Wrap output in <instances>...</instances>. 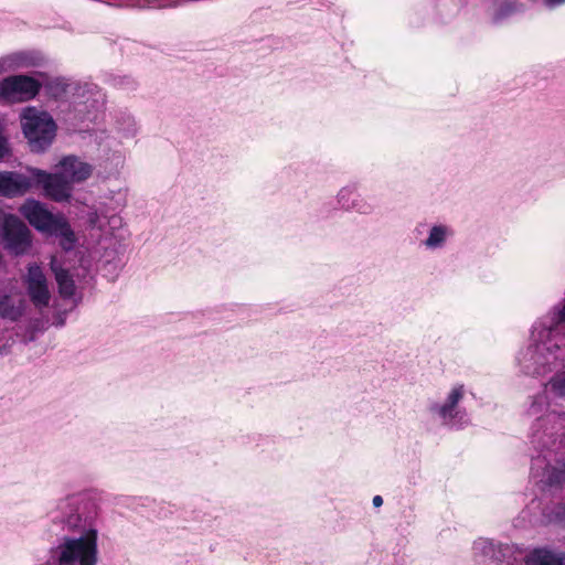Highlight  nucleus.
<instances>
[{
	"label": "nucleus",
	"instance_id": "obj_5",
	"mask_svg": "<svg viewBox=\"0 0 565 565\" xmlns=\"http://www.w3.org/2000/svg\"><path fill=\"white\" fill-rule=\"evenodd\" d=\"M21 125L33 151L44 150L55 137L56 126L53 118L47 113L40 111L34 107L23 109Z\"/></svg>",
	"mask_w": 565,
	"mask_h": 565
},
{
	"label": "nucleus",
	"instance_id": "obj_21",
	"mask_svg": "<svg viewBox=\"0 0 565 565\" xmlns=\"http://www.w3.org/2000/svg\"><path fill=\"white\" fill-rule=\"evenodd\" d=\"M475 550L482 551L483 553L488 554L489 552H492L493 546H492L491 542H488L486 540H480L475 543Z\"/></svg>",
	"mask_w": 565,
	"mask_h": 565
},
{
	"label": "nucleus",
	"instance_id": "obj_25",
	"mask_svg": "<svg viewBox=\"0 0 565 565\" xmlns=\"http://www.w3.org/2000/svg\"><path fill=\"white\" fill-rule=\"evenodd\" d=\"M559 333H561V335L564 337L563 342L559 343V348H561L562 345H565V322H562V328L559 330Z\"/></svg>",
	"mask_w": 565,
	"mask_h": 565
},
{
	"label": "nucleus",
	"instance_id": "obj_3",
	"mask_svg": "<svg viewBox=\"0 0 565 565\" xmlns=\"http://www.w3.org/2000/svg\"><path fill=\"white\" fill-rule=\"evenodd\" d=\"M76 534L78 535H63L50 550V556L42 565H97L98 531L96 526L76 531Z\"/></svg>",
	"mask_w": 565,
	"mask_h": 565
},
{
	"label": "nucleus",
	"instance_id": "obj_16",
	"mask_svg": "<svg viewBox=\"0 0 565 565\" xmlns=\"http://www.w3.org/2000/svg\"><path fill=\"white\" fill-rule=\"evenodd\" d=\"M51 269L55 275L56 282L58 285V291L62 297L70 298L75 292V284L67 270L63 269L57 264L56 257L51 259Z\"/></svg>",
	"mask_w": 565,
	"mask_h": 565
},
{
	"label": "nucleus",
	"instance_id": "obj_1",
	"mask_svg": "<svg viewBox=\"0 0 565 565\" xmlns=\"http://www.w3.org/2000/svg\"><path fill=\"white\" fill-rule=\"evenodd\" d=\"M546 401L544 396L537 397L529 408V415L535 417L532 427L531 443L542 452L533 459L532 470L537 471L547 461L543 477L550 486L565 482V461L556 458L563 449V438L557 440L556 435L564 429L565 417L556 412H544Z\"/></svg>",
	"mask_w": 565,
	"mask_h": 565
},
{
	"label": "nucleus",
	"instance_id": "obj_2",
	"mask_svg": "<svg viewBox=\"0 0 565 565\" xmlns=\"http://www.w3.org/2000/svg\"><path fill=\"white\" fill-rule=\"evenodd\" d=\"M562 322H565V302L554 307L534 324L530 345L518 356V363L525 374L545 375L552 371L559 343L564 340L559 333Z\"/></svg>",
	"mask_w": 565,
	"mask_h": 565
},
{
	"label": "nucleus",
	"instance_id": "obj_15",
	"mask_svg": "<svg viewBox=\"0 0 565 565\" xmlns=\"http://www.w3.org/2000/svg\"><path fill=\"white\" fill-rule=\"evenodd\" d=\"M35 58L24 52H15L0 57V75L20 68L33 66Z\"/></svg>",
	"mask_w": 565,
	"mask_h": 565
},
{
	"label": "nucleus",
	"instance_id": "obj_12",
	"mask_svg": "<svg viewBox=\"0 0 565 565\" xmlns=\"http://www.w3.org/2000/svg\"><path fill=\"white\" fill-rule=\"evenodd\" d=\"M55 170L73 185L87 180L92 175L93 167L75 156H66L58 161Z\"/></svg>",
	"mask_w": 565,
	"mask_h": 565
},
{
	"label": "nucleus",
	"instance_id": "obj_22",
	"mask_svg": "<svg viewBox=\"0 0 565 565\" xmlns=\"http://www.w3.org/2000/svg\"><path fill=\"white\" fill-rule=\"evenodd\" d=\"M546 4L551 8L559 6L565 2V0H545Z\"/></svg>",
	"mask_w": 565,
	"mask_h": 565
},
{
	"label": "nucleus",
	"instance_id": "obj_7",
	"mask_svg": "<svg viewBox=\"0 0 565 565\" xmlns=\"http://www.w3.org/2000/svg\"><path fill=\"white\" fill-rule=\"evenodd\" d=\"M0 239L14 255L28 253L32 245L31 232L15 215L0 212Z\"/></svg>",
	"mask_w": 565,
	"mask_h": 565
},
{
	"label": "nucleus",
	"instance_id": "obj_26",
	"mask_svg": "<svg viewBox=\"0 0 565 565\" xmlns=\"http://www.w3.org/2000/svg\"><path fill=\"white\" fill-rule=\"evenodd\" d=\"M2 353V349L0 348V354Z\"/></svg>",
	"mask_w": 565,
	"mask_h": 565
},
{
	"label": "nucleus",
	"instance_id": "obj_4",
	"mask_svg": "<svg viewBox=\"0 0 565 565\" xmlns=\"http://www.w3.org/2000/svg\"><path fill=\"white\" fill-rule=\"evenodd\" d=\"M19 211L38 231L58 236L60 245L64 250H71L74 247L75 235L67 221L61 215L51 213L40 201L29 199Z\"/></svg>",
	"mask_w": 565,
	"mask_h": 565
},
{
	"label": "nucleus",
	"instance_id": "obj_8",
	"mask_svg": "<svg viewBox=\"0 0 565 565\" xmlns=\"http://www.w3.org/2000/svg\"><path fill=\"white\" fill-rule=\"evenodd\" d=\"M41 83L26 75H11L0 82V97L9 103L33 99L40 92Z\"/></svg>",
	"mask_w": 565,
	"mask_h": 565
},
{
	"label": "nucleus",
	"instance_id": "obj_24",
	"mask_svg": "<svg viewBox=\"0 0 565 565\" xmlns=\"http://www.w3.org/2000/svg\"><path fill=\"white\" fill-rule=\"evenodd\" d=\"M555 565H565V554H557Z\"/></svg>",
	"mask_w": 565,
	"mask_h": 565
},
{
	"label": "nucleus",
	"instance_id": "obj_10",
	"mask_svg": "<svg viewBox=\"0 0 565 565\" xmlns=\"http://www.w3.org/2000/svg\"><path fill=\"white\" fill-rule=\"evenodd\" d=\"M35 168H28L24 173L14 171L0 172V195L15 198L34 189Z\"/></svg>",
	"mask_w": 565,
	"mask_h": 565
},
{
	"label": "nucleus",
	"instance_id": "obj_11",
	"mask_svg": "<svg viewBox=\"0 0 565 565\" xmlns=\"http://www.w3.org/2000/svg\"><path fill=\"white\" fill-rule=\"evenodd\" d=\"M24 285L26 287L28 295L35 307L43 308L49 305L51 294L49 290L47 279L38 264H31L28 266Z\"/></svg>",
	"mask_w": 565,
	"mask_h": 565
},
{
	"label": "nucleus",
	"instance_id": "obj_18",
	"mask_svg": "<svg viewBox=\"0 0 565 565\" xmlns=\"http://www.w3.org/2000/svg\"><path fill=\"white\" fill-rule=\"evenodd\" d=\"M447 234L448 230L446 226L438 225L431 227L429 235L425 241L426 247L431 249L440 247L444 244Z\"/></svg>",
	"mask_w": 565,
	"mask_h": 565
},
{
	"label": "nucleus",
	"instance_id": "obj_9",
	"mask_svg": "<svg viewBox=\"0 0 565 565\" xmlns=\"http://www.w3.org/2000/svg\"><path fill=\"white\" fill-rule=\"evenodd\" d=\"M33 175L34 189L41 186L46 198L55 202H65L71 199L73 185L58 171L49 173L35 168Z\"/></svg>",
	"mask_w": 565,
	"mask_h": 565
},
{
	"label": "nucleus",
	"instance_id": "obj_6",
	"mask_svg": "<svg viewBox=\"0 0 565 565\" xmlns=\"http://www.w3.org/2000/svg\"><path fill=\"white\" fill-rule=\"evenodd\" d=\"M81 501V497L76 494L55 501L47 512L51 522L60 524L62 530L70 533L95 527L90 519L83 518L79 513Z\"/></svg>",
	"mask_w": 565,
	"mask_h": 565
},
{
	"label": "nucleus",
	"instance_id": "obj_19",
	"mask_svg": "<svg viewBox=\"0 0 565 565\" xmlns=\"http://www.w3.org/2000/svg\"><path fill=\"white\" fill-rule=\"evenodd\" d=\"M22 315V308L14 306L9 297H3L0 300V316L12 321L17 320Z\"/></svg>",
	"mask_w": 565,
	"mask_h": 565
},
{
	"label": "nucleus",
	"instance_id": "obj_14",
	"mask_svg": "<svg viewBox=\"0 0 565 565\" xmlns=\"http://www.w3.org/2000/svg\"><path fill=\"white\" fill-rule=\"evenodd\" d=\"M339 203L347 210H355L361 214L373 211V204L362 198L353 188H343L338 194Z\"/></svg>",
	"mask_w": 565,
	"mask_h": 565
},
{
	"label": "nucleus",
	"instance_id": "obj_23",
	"mask_svg": "<svg viewBox=\"0 0 565 565\" xmlns=\"http://www.w3.org/2000/svg\"><path fill=\"white\" fill-rule=\"evenodd\" d=\"M372 502H373V505H374L375 508H379V507H381V505L383 504V499H382V497H381V495H375V497L373 498Z\"/></svg>",
	"mask_w": 565,
	"mask_h": 565
},
{
	"label": "nucleus",
	"instance_id": "obj_13",
	"mask_svg": "<svg viewBox=\"0 0 565 565\" xmlns=\"http://www.w3.org/2000/svg\"><path fill=\"white\" fill-rule=\"evenodd\" d=\"M465 386L462 384L455 385L447 395L443 404L431 406V412L437 414L446 424L455 425V418L460 414L457 405L462 399Z\"/></svg>",
	"mask_w": 565,
	"mask_h": 565
},
{
	"label": "nucleus",
	"instance_id": "obj_17",
	"mask_svg": "<svg viewBox=\"0 0 565 565\" xmlns=\"http://www.w3.org/2000/svg\"><path fill=\"white\" fill-rule=\"evenodd\" d=\"M556 555L547 550H535L526 558V565H555Z\"/></svg>",
	"mask_w": 565,
	"mask_h": 565
},
{
	"label": "nucleus",
	"instance_id": "obj_20",
	"mask_svg": "<svg viewBox=\"0 0 565 565\" xmlns=\"http://www.w3.org/2000/svg\"><path fill=\"white\" fill-rule=\"evenodd\" d=\"M550 387L555 395L565 397V371L562 373H557L550 381Z\"/></svg>",
	"mask_w": 565,
	"mask_h": 565
}]
</instances>
